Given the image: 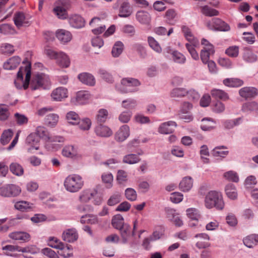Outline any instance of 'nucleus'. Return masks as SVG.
<instances>
[{
    "label": "nucleus",
    "mask_w": 258,
    "mask_h": 258,
    "mask_svg": "<svg viewBox=\"0 0 258 258\" xmlns=\"http://www.w3.org/2000/svg\"><path fill=\"white\" fill-rule=\"evenodd\" d=\"M130 135V127L127 125L121 126L115 135V139L119 142H122L126 140Z\"/></svg>",
    "instance_id": "nucleus-14"
},
{
    "label": "nucleus",
    "mask_w": 258,
    "mask_h": 258,
    "mask_svg": "<svg viewBox=\"0 0 258 258\" xmlns=\"http://www.w3.org/2000/svg\"><path fill=\"white\" fill-rule=\"evenodd\" d=\"M66 118L70 124H77L80 120L79 115L74 111H70L66 115Z\"/></svg>",
    "instance_id": "nucleus-62"
},
{
    "label": "nucleus",
    "mask_w": 258,
    "mask_h": 258,
    "mask_svg": "<svg viewBox=\"0 0 258 258\" xmlns=\"http://www.w3.org/2000/svg\"><path fill=\"white\" fill-rule=\"evenodd\" d=\"M201 12L203 14L208 17L218 16L219 12L208 6H204L201 7Z\"/></svg>",
    "instance_id": "nucleus-55"
},
{
    "label": "nucleus",
    "mask_w": 258,
    "mask_h": 258,
    "mask_svg": "<svg viewBox=\"0 0 258 258\" xmlns=\"http://www.w3.org/2000/svg\"><path fill=\"white\" fill-rule=\"evenodd\" d=\"M13 19L14 24L18 28L27 26L29 25V19L26 17L23 12H18L16 13Z\"/></svg>",
    "instance_id": "nucleus-16"
},
{
    "label": "nucleus",
    "mask_w": 258,
    "mask_h": 258,
    "mask_svg": "<svg viewBox=\"0 0 258 258\" xmlns=\"http://www.w3.org/2000/svg\"><path fill=\"white\" fill-rule=\"evenodd\" d=\"M9 237L15 240H19L22 242H27L30 240V235L27 232L17 231L9 234Z\"/></svg>",
    "instance_id": "nucleus-28"
},
{
    "label": "nucleus",
    "mask_w": 258,
    "mask_h": 258,
    "mask_svg": "<svg viewBox=\"0 0 258 258\" xmlns=\"http://www.w3.org/2000/svg\"><path fill=\"white\" fill-rule=\"evenodd\" d=\"M133 112L130 110H125L121 112L118 116V120L121 123H127L131 120Z\"/></svg>",
    "instance_id": "nucleus-61"
},
{
    "label": "nucleus",
    "mask_w": 258,
    "mask_h": 258,
    "mask_svg": "<svg viewBox=\"0 0 258 258\" xmlns=\"http://www.w3.org/2000/svg\"><path fill=\"white\" fill-rule=\"evenodd\" d=\"M137 20L141 24L148 25L151 21V16L149 13L146 11H139L136 15Z\"/></svg>",
    "instance_id": "nucleus-25"
},
{
    "label": "nucleus",
    "mask_w": 258,
    "mask_h": 258,
    "mask_svg": "<svg viewBox=\"0 0 258 258\" xmlns=\"http://www.w3.org/2000/svg\"><path fill=\"white\" fill-rule=\"evenodd\" d=\"M172 57L173 60L177 63L183 64L186 61L185 56L177 50H174L172 52Z\"/></svg>",
    "instance_id": "nucleus-50"
},
{
    "label": "nucleus",
    "mask_w": 258,
    "mask_h": 258,
    "mask_svg": "<svg viewBox=\"0 0 258 258\" xmlns=\"http://www.w3.org/2000/svg\"><path fill=\"white\" fill-rule=\"evenodd\" d=\"M55 36L62 44H66L72 39L70 32L64 29H58L55 32Z\"/></svg>",
    "instance_id": "nucleus-22"
},
{
    "label": "nucleus",
    "mask_w": 258,
    "mask_h": 258,
    "mask_svg": "<svg viewBox=\"0 0 258 258\" xmlns=\"http://www.w3.org/2000/svg\"><path fill=\"white\" fill-rule=\"evenodd\" d=\"M90 97L91 95L88 91H80L76 94V100L77 103L83 104L89 100Z\"/></svg>",
    "instance_id": "nucleus-36"
},
{
    "label": "nucleus",
    "mask_w": 258,
    "mask_h": 258,
    "mask_svg": "<svg viewBox=\"0 0 258 258\" xmlns=\"http://www.w3.org/2000/svg\"><path fill=\"white\" fill-rule=\"evenodd\" d=\"M225 191L227 197L231 200H234L237 198V191L235 186L231 183L225 186Z\"/></svg>",
    "instance_id": "nucleus-37"
},
{
    "label": "nucleus",
    "mask_w": 258,
    "mask_h": 258,
    "mask_svg": "<svg viewBox=\"0 0 258 258\" xmlns=\"http://www.w3.org/2000/svg\"><path fill=\"white\" fill-rule=\"evenodd\" d=\"M31 70L30 67L25 68H20L18 73L17 79L14 82L17 88L21 89L28 88L31 78Z\"/></svg>",
    "instance_id": "nucleus-3"
},
{
    "label": "nucleus",
    "mask_w": 258,
    "mask_h": 258,
    "mask_svg": "<svg viewBox=\"0 0 258 258\" xmlns=\"http://www.w3.org/2000/svg\"><path fill=\"white\" fill-rule=\"evenodd\" d=\"M243 59L248 62H253L256 60L257 55L251 50L245 49L243 55Z\"/></svg>",
    "instance_id": "nucleus-58"
},
{
    "label": "nucleus",
    "mask_w": 258,
    "mask_h": 258,
    "mask_svg": "<svg viewBox=\"0 0 258 258\" xmlns=\"http://www.w3.org/2000/svg\"><path fill=\"white\" fill-rule=\"evenodd\" d=\"M181 30L183 33L186 39L188 41V43H189L190 45H194L195 46L199 45V40L192 35L190 29L188 27L186 26H182L181 27Z\"/></svg>",
    "instance_id": "nucleus-24"
},
{
    "label": "nucleus",
    "mask_w": 258,
    "mask_h": 258,
    "mask_svg": "<svg viewBox=\"0 0 258 258\" xmlns=\"http://www.w3.org/2000/svg\"><path fill=\"white\" fill-rule=\"evenodd\" d=\"M80 222L82 224L87 223L94 225L99 223V219L96 215L87 214L83 215L81 217Z\"/></svg>",
    "instance_id": "nucleus-39"
},
{
    "label": "nucleus",
    "mask_w": 258,
    "mask_h": 258,
    "mask_svg": "<svg viewBox=\"0 0 258 258\" xmlns=\"http://www.w3.org/2000/svg\"><path fill=\"white\" fill-rule=\"evenodd\" d=\"M241 110L246 113L255 111L258 114V103L255 101L246 102L242 105Z\"/></svg>",
    "instance_id": "nucleus-38"
},
{
    "label": "nucleus",
    "mask_w": 258,
    "mask_h": 258,
    "mask_svg": "<svg viewBox=\"0 0 258 258\" xmlns=\"http://www.w3.org/2000/svg\"><path fill=\"white\" fill-rule=\"evenodd\" d=\"M148 42L150 47L155 52L160 53L162 52V48L158 42L154 38L149 36L148 38Z\"/></svg>",
    "instance_id": "nucleus-47"
},
{
    "label": "nucleus",
    "mask_w": 258,
    "mask_h": 258,
    "mask_svg": "<svg viewBox=\"0 0 258 258\" xmlns=\"http://www.w3.org/2000/svg\"><path fill=\"white\" fill-rule=\"evenodd\" d=\"M186 213L187 216L192 220L198 221L200 217V212L194 208H188Z\"/></svg>",
    "instance_id": "nucleus-56"
},
{
    "label": "nucleus",
    "mask_w": 258,
    "mask_h": 258,
    "mask_svg": "<svg viewBox=\"0 0 258 258\" xmlns=\"http://www.w3.org/2000/svg\"><path fill=\"white\" fill-rule=\"evenodd\" d=\"M21 192V187L14 184H5L0 187V196L3 197H15L19 196Z\"/></svg>",
    "instance_id": "nucleus-6"
},
{
    "label": "nucleus",
    "mask_w": 258,
    "mask_h": 258,
    "mask_svg": "<svg viewBox=\"0 0 258 258\" xmlns=\"http://www.w3.org/2000/svg\"><path fill=\"white\" fill-rule=\"evenodd\" d=\"M109 118L108 111L105 108H100L96 112L95 119L98 123H103Z\"/></svg>",
    "instance_id": "nucleus-32"
},
{
    "label": "nucleus",
    "mask_w": 258,
    "mask_h": 258,
    "mask_svg": "<svg viewBox=\"0 0 258 258\" xmlns=\"http://www.w3.org/2000/svg\"><path fill=\"white\" fill-rule=\"evenodd\" d=\"M77 124L81 130L88 131L91 128L92 122L90 118L86 117L80 119Z\"/></svg>",
    "instance_id": "nucleus-60"
},
{
    "label": "nucleus",
    "mask_w": 258,
    "mask_h": 258,
    "mask_svg": "<svg viewBox=\"0 0 258 258\" xmlns=\"http://www.w3.org/2000/svg\"><path fill=\"white\" fill-rule=\"evenodd\" d=\"M120 231V236L121 238L122 243H126L131 236V227L127 224L119 229Z\"/></svg>",
    "instance_id": "nucleus-35"
},
{
    "label": "nucleus",
    "mask_w": 258,
    "mask_h": 258,
    "mask_svg": "<svg viewBox=\"0 0 258 258\" xmlns=\"http://www.w3.org/2000/svg\"><path fill=\"white\" fill-rule=\"evenodd\" d=\"M207 27L209 29L220 31L226 32L230 29V26L219 18H213L211 21L207 23Z\"/></svg>",
    "instance_id": "nucleus-7"
},
{
    "label": "nucleus",
    "mask_w": 258,
    "mask_h": 258,
    "mask_svg": "<svg viewBox=\"0 0 258 258\" xmlns=\"http://www.w3.org/2000/svg\"><path fill=\"white\" fill-rule=\"evenodd\" d=\"M97 193V190L95 188H88L83 190L80 194L79 199L80 202L87 203L95 196Z\"/></svg>",
    "instance_id": "nucleus-20"
},
{
    "label": "nucleus",
    "mask_w": 258,
    "mask_h": 258,
    "mask_svg": "<svg viewBox=\"0 0 258 258\" xmlns=\"http://www.w3.org/2000/svg\"><path fill=\"white\" fill-rule=\"evenodd\" d=\"M68 89L63 87H59L53 90L51 94L52 99L56 101H60L68 97Z\"/></svg>",
    "instance_id": "nucleus-17"
},
{
    "label": "nucleus",
    "mask_w": 258,
    "mask_h": 258,
    "mask_svg": "<svg viewBox=\"0 0 258 258\" xmlns=\"http://www.w3.org/2000/svg\"><path fill=\"white\" fill-rule=\"evenodd\" d=\"M202 121L205 122L207 121V123L203 124L201 125V129L205 131H209L214 129L215 127V122L210 118H204Z\"/></svg>",
    "instance_id": "nucleus-57"
},
{
    "label": "nucleus",
    "mask_w": 258,
    "mask_h": 258,
    "mask_svg": "<svg viewBox=\"0 0 258 258\" xmlns=\"http://www.w3.org/2000/svg\"><path fill=\"white\" fill-rule=\"evenodd\" d=\"M244 244L248 248H253L258 244V234H250L243 239Z\"/></svg>",
    "instance_id": "nucleus-30"
},
{
    "label": "nucleus",
    "mask_w": 258,
    "mask_h": 258,
    "mask_svg": "<svg viewBox=\"0 0 258 258\" xmlns=\"http://www.w3.org/2000/svg\"><path fill=\"white\" fill-rule=\"evenodd\" d=\"M223 177L225 179L234 182H238L239 180L237 173L233 170L225 172L223 174Z\"/></svg>",
    "instance_id": "nucleus-48"
},
{
    "label": "nucleus",
    "mask_w": 258,
    "mask_h": 258,
    "mask_svg": "<svg viewBox=\"0 0 258 258\" xmlns=\"http://www.w3.org/2000/svg\"><path fill=\"white\" fill-rule=\"evenodd\" d=\"M239 94L245 100L254 98L258 95V90L255 87H244L239 90Z\"/></svg>",
    "instance_id": "nucleus-12"
},
{
    "label": "nucleus",
    "mask_w": 258,
    "mask_h": 258,
    "mask_svg": "<svg viewBox=\"0 0 258 258\" xmlns=\"http://www.w3.org/2000/svg\"><path fill=\"white\" fill-rule=\"evenodd\" d=\"M94 132L97 136L108 138L112 136L113 132L108 126L102 123H99L94 128Z\"/></svg>",
    "instance_id": "nucleus-13"
},
{
    "label": "nucleus",
    "mask_w": 258,
    "mask_h": 258,
    "mask_svg": "<svg viewBox=\"0 0 258 258\" xmlns=\"http://www.w3.org/2000/svg\"><path fill=\"white\" fill-rule=\"evenodd\" d=\"M10 170L13 174L18 176H21L24 174L23 167L17 162H13L10 164Z\"/></svg>",
    "instance_id": "nucleus-42"
},
{
    "label": "nucleus",
    "mask_w": 258,
    "mask_h": 258,
    "mask_svg": "<svg viewBox=\"0 0 258 258\" xmlns=\"http://www.w3.org/2000/svg\"><path fill=\"white\" fill-rule=\"evenodd\" d=\"M193 179L190 176H185L179 184V189L183 192L189 191L193 186Z\"/></svg>",
    "instance_id": "nucleus-26"
},
{
    "label": "nucleus",
    "mask_w": 258,
    "mask_h": 258,
    "mask_svg": "<svg viewBox=\"0 0 258 258\" xmlns=\"http://www.w3.org/2000/svg\"><path fill=\"white\" fill-rule=\"evenodd\" d=\"M120 5L118 8V16L121 18H127L132 13V9L131 8L129 2L126 0H118L114 6V9L117 8V6Z\"/></svg>",
    "instance_id": "nucleus-8"
},
{
    "label": "nucleus",
    "mask_w": 258,
    "mask_h": 258,
    "mask_svg": "<svg viewBox=\"0 0 258 258\" xmlns=\"http://www.w3.org/2000/svg\"><path fill=\"white\" fill-rule=\"evenodd\" d=\"M50 86V81L48 75L40 73L33 77L31 83L30 88L32 90L37 89H47Z\"/></svg>",
    "instance_id": "nucleus-4"
},
{
    "label": "nucleus",
    "mask_w": 258,
    "mask_h": 258,
    "mask_svg": "<svg viewBox=\"0 0 258 258\" xmlns=\"http://www.w3.org/2000/svg\"><path fill=\"white\" fill-rule=\"evenodd\" d=\"M98 74L102 79L108 83H112L113 81L111 74L104 69H99Z\"/></svg>",
    "instance_id": "nucleus-63"
},
{
    "label": "nucleus",
    "mask_w": 258,
    "mask_h": 258,
    "mask_svg": "<svg viewBox=\"0 0 258 258\" xmlns=\"http://www.w3.org/2000/svg\"><path fill=\"white\" fill-rule=\"evenodd\" d=\"M55 60L56 64L62 68H67L71 64L70 57L67 53L62 51L58 52Z\"/></svg>",
    "instance_id": "nucleus-21"
},
{
    "label": "nucleus",
    "mask_w": 258,
    "mask_h": 258,
    "mask_svg": "<svg viewBox=\"0 0 258 258\" xmlns=\"http://www.w3.org/2000/svg\"><path fill=\"white\" fill-rule=\"evenodd\" d=\"M70 25L75 28H81L85 26V21L83 17L79 15L71 16L69 19Z\"/></svg>",
    "instance_id": "nucleus-23"
},
{
    "label": "nucleus",
    "mask_w": 258,
    "mask_h": 258,
    "mask_svg": "<svg viewBox=\"0 0 258 258\" xmlns=\"http://www.w3.org/2000/svg\"><path fill=\"white\" fill-rule=\"evenodd\" d=\"M223 83L229 87H238L243 84L242 80L237 78H227L223 80Z\"/></svg>",
    "instance_id": "nucleus-40"
},
{
    "label": "nucleus",
    "mask_w": 258,
    "mask_h": 258,
    "mask_svg": "<svg viewBox=\"0 0 258 258\" xmlns=\"http://www.w3.org/2000/svg\"><path fill=\"white\" fill-rule=\"evenodd\" d=\"M78 79L83 84L93 87L96 84V79L94 76L87 72H83L78 75Z\"/></svg>",
    "instance_id": "nucleus-15"
},
{
    "label": "nucleus",
    "mask_w": 258,
    "mask_h": 258,
    "mask_svg": "<svg viewBox=\"0 0 258 258\" xmlns=\"http://www.w3.org/2000/svg\"><path fill=\"white\" fill-rule=\"evenodd\" d=\"M211 94L212 97L215 99H219L223 101H226L229 99L228 94L220 89H212L211 91Z\"/></svg>",
    "instance_id": "nucleus-41"
},
{
    "label": "nucleus",
    "mask_w": 258,
    "mask_h": 258,
    "mask_svg": "<svg viewBox=\"0 0 258 258\" xmlns=\"http://www.w3.org/2000/svg\"><path fill=\"white\" fill-rule=\"evenodd\" d=\"M65 189L69 192L75 193L79 191L84 185L82 177L78 174L68 175L63 182Z\"/></svg>",
    "instance_id": "nucleus-1"
},
{
    "label": "nucleus",
    "mask_w": 258,
    "mask_h": 258,
    "mask_svg": "<svg viewBox=\"0 0 258 258\" xmlns=\"http://www.w3.org/2000/svg\"><path fill=\"white\" fill-rule=\"evenodd\" d=\"M47 244L53 248L58 249L64 248V243L55 237H50L48 239Z\"/></svg>",
    "instance_id": "nucleus-43"
},
{
    "label": "nucleus",
    "mask_w": 258,
    "mask_h": 258,
    "mask_svg": "<svg viewBox=\"0 0 258 258\" xmlns=\"http://www.w3.org/2000/svg\"><path fill=\"white\" fill-rule=\"evenodd\" d=\"M121 200V195L119 192H115L112 194L107 201L108 206H113L119 203Z\"/></svg>",
    "instance_id": "nucleus-52"
},
{
    "label": "nucleus",
    "mask_w": 258,
    "mask_h": 258,
    "mask_svg": "<svg viewBox=\"0 0 258 258\" xmlns=\"http://www.w3.org/2000/svg\"><path fill=\"white\" fill-rule=\"evenodd\" d=\"M13 136V132L12 130L8 129L4 131L1 138V142L3 145L7 144L11 140Z\"/></svg>",
    "instance_id": "nucleus-51"
},
{
    "label": "nucleus",
    "mask_w": 258,
    "mask_h": 258,
    "mask_svg": "<svg viewBox=\"0 0 258 258\" xmlns=\"http://www.w3.org/2000/svg\"><path fill=\"white\" fill-rule=\"evenodd\" d=\"M111 223L112 226L117 229H120L125 224L124 223V219L120 214H117L113 216Z\"/></svg>",
    "instance_id": "nucleus-44"
},
{
    "label": "nucleus",
    "mask_w": 258,
    "mask_h": 258,
    "mask_svg": "<svg viewBox=\"0 0 258 258\" xmlns=\"http://www.w3.org/2000/svg\"><path fill=\"white\" fill-rule=\"evenodd\" d=\"M121 84L124 87L123 90H120L122 93H132L139 90L138 87L141 85V83L135 78H124L121 80Z\"/></svg>",
    "instance_id": "nucleus-5"
},
{
    "label": "nucleus",
    "mask_w": 258,
    "mask_h": 258,
    "mask_svg": "<svg viewBox=\"0 0 258 258\" xmlns=\"http://www.w3.org/2000/svg\"><path fill=\"white\" fill-rule=\"evenodd\" d=\"M62 238L67 242H74L78 238L77 230L74 228L65 230L62 234Z\"/></svg>",
    "instance_id": "nucleus-18"
},
{
    "label": "nucleus",
    "mask_w": 258,
    "mask_h": 258,
    "mask_svg": "<svg viewBox=\"0 0 258 258\" xmlns=\"http://www.w3.org/2000/svg\"><path fill=\"white\" fill-rule=\"evenodd\" d=\"M53 12L59 19H65L68 17L66 10L62 6H58L55 7L53 9Z\"/></svg>",
    "instance_id": "nucleus-59"
},
{
    "label": "nucleus",
    "mask_w": 258,
    "mask_h": 258,
    "mask_svg": "<svg viewBox=\"0 0 258 258\" xmlns=\"http://www.w3.org/2000/svg\"><path fill=\"white\" fill-rule=\"evenodd\" d=\"M140 158L134 154H130L124 156L123 158V162L128 164H134L139 162Z\"/></svg>",
    "instance_id": "nucleus-53"
},
{
    "label": "nucleus",
    "mask_w": 258,
    "mask_h": 258,
    "mask_svg": "<svg viewBox=\"0 0 258 258\" xmlns=\"http://www.w3.org/2000/svg\"><path fill=\"white\" fill-rule=\"evenodd\" d=\"M226 148L224 146H218L216 147L212 151V154L214 157H220L224 158L228 154V151L225 150Z\"/></svg>",
    "instance_id": "nucleus-45"
},
{
    "label": "nucleus",
    "mask_w": 258,
    "mask_h": 258,
    "mask_svg": "<svg viewBox=\"0 0 258 258\" xmlns=\"http://www.w3.org/2000/svg\"><path fill=\"white\" fill-rule=\"evenodd\" d=\"M61 154L63 157L72 159H77L81 157L78 147L72 145H66L62 149Z\"/></svg>",
    "instance_id": "nucleus-10"
},
{
    "label": "nucleus",
    "mask_w": 258,
    "mask_h": 258,
    "mask_svg": "<svg viewBox=\"0 0 258 258\" xmlns=\"http://www.w3.org/2000/svg\"><path fill=\"white\" fill-rule=\"evenodd\" d=\"M214 52V48L211 46H210V48L202 49L200 54L201 59L202 62L205 64H207V62L210 60V56L213 55Z\"/></svg>",
    "instance_id": "nucleus-33"
},
{
    "label": "nucleus",
    "mask_w": 258,
    "mask_h": 258,
    "mask_svg": "<svg viewBox=\"0 0 258 258\" xmlns=\"http://www.w3.org/2000/svg\"><path fill=\"white\" fill-rule=\"evenodd\" d=\"M138 105L136 100L132 98H128L122 101L121 107L125 109H133L136 108Z\"/></svg>",
    "instance_id": "nucleus-49"
},
{
    "label": "nucleus",
    "mask_w": 258,
    "mask_h": 258,
    "mask_svg": "<svg viewBox=\"0 0 258 258\" xmlns=\"http://www.w3.org/2000/svg\"><path fill=\"white\" fill-rule=\"evenodd\" d=\"M47 143L46 148L48 150L56 151L60 148V146L57 143L63 144L66 141V139L61 136H53L47 137Z\"/></svg>",
    "instance_id": "nucleus-9"
},
{
    "label": "nucleus",
    "mask_w": 258,
    "mask_h": 258,
    "mask_svg": "<svg viewBox=\"0 0 258 258\" xmlns=\"http://www.w3.org/2000/svg\"><path fill=\"white\" fill-rule=\"evenodd\" d=\"M123 44L121 41H117L114 44L112 49V55L114 57H118L122 52Z\"/></svg>",
    "instance_id": "nucleus-46"
},
{
    "label": "nucleus",
    "mask_w": 258,
    "mask_h": 258,
    "mask_svg": "<svg viewBox=\"0 0 258 258\" xmlns=\"http://www.w3.org/2000/svg\"><path fill=\"white\" fill-rule=\"evenodd\" d=\"M243 121L242 117H238L233 119H227L222 121L225 128L230 130L240 125Z\"/></svg>",
    "instance_id": "nucleus-34"
},
{
    "label": "nucleus",
    "mask_w": 258,
    "mask_h": 258,
    "mask_svg": "<svg viewBox=\"0 0 258 258\" xmlns=\"http://www.w3.org/2000/svg\"><path fill=\"white\" fill-rule=\"evenodd\" d=\"M59 116L56 113H49L44 118V123L48 127H55L58 122Z\"/></svg>",
    "instance_id": "nucleus-29"
},
{
    "label": "nucleus",
    "mask_w": 258,
    "mask_h": 258,
    "mask_svg": "<svg viewBox=\"0 0 258 258\" xmlns=\"http://www.w3.org/2000/svg\"><path fill=\"white\" fill-rule=\"evenodd\" d=\"M205 204L208 209L215 207L218 210H222L224 207V203L222 194L214 190L209 191L206 196Z\"/></svg>",
    "instance_id": "nucleus-2"
},
{
    "label": "nucleus",
    "mask_w": 258,
    "mask_h": 258,
    "mask_svg": "<svg viewBox=\"0 0 258 258\" xmlns=\"http://www.w3.org/2000/svg\"><path fill=\"white\" fill-rule=\"evenodd\" d=\"M40 139L35 133H31L26 140V144L28 146L27 151L33 153V150H38L39 149Z\"/></svg>",
    "instance_id": "nucleus-11"
},
{
    "label": "nucleus",
    "mask_w": 258,
    "mask_h": 258,
    "mask_svg": "<svg viewBox=\"0 0 258 258\" xmlns=\"http://www.w3.org/2000/svg\"><path fill=\"white\" fill-rule=\"evenodd\" d=\"M177 124L175 121H168L161 123L158 127V132L161 134H169L172 133L176 127Z\"/></svg>",
    "instance_id": "nucleus-19"
},
{
    "label": "nucleus",
    "mask_w": 258,
    "mask_h": 258,
    "mask_svg": "<svg viewBox=\"0 0 258 258\" xmlns=\"http://www.w3.org/2000/svg\"><path fill=\"white\" fill-rule=\"evenodd\" d=\"M21 59L18 56H14L9 58L4 62L3 67L4 69L11 70L16 69L20 63Z\"/></svg>",
    "instance_id": "nucleus-27"
},
{
    "label": "nucleus",
    "mask_w": 258,
    "mask_h": 258,
    "mask_svg": "<svg viewBox=\"0 0 258 258\" xmlns=\"http://www.w3.org/2000/svg\"><path fill=\"white\" fill-rule=\"evenodd\" d=\"M14 207L21 212H27L32 209L33 204L27 201H20L15 203Z\"/></svg>",
    "instance_id": "nucleus-31"
},
{
    "label": "nucleus",
    "mask_w": 258,
    "mask_h": 258,
    "mask_svg": "<svg viewBox=\"0 0 258 258\" xmlns=\"http://www.w3.org/2000/svg\"><path fill=\"white\" fill-rule=\"evenodd\" d=\"M101 178L103 182L106 184V187L110 188L112 186L113 177L110 173H104L102 174Z\"/></svg>",
    "instance_id": "nucleus-54"
},
{
    "label": "nucleus",
    "mask_w": 258,
    "mask_h": 258,
    "mask_svg": "<svg viewBox=\"0 0 258 258\" xmlns=\"http://www.w3.org/2000/svg\"><path fill=\"white\" fill-rule=\"evenodd\" d=\"M134 119L136 122L140 124H146L150 122V119L149 117L139 113L135 115Z\"/></svg>",
    "instance_id": "nucleus-64"
}]
</instances>
